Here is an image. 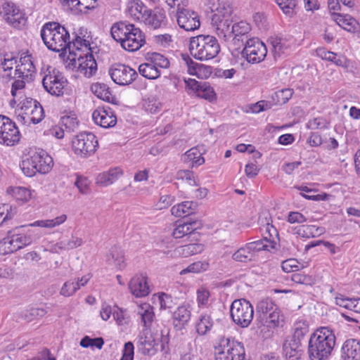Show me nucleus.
<instances>
[{
  "label": "nucleus",
  "mask_w": 360,
  "mask_h": 360,
  "mask_svg": "<svg viewBox=\"0 0 360 360\" xmlns=\"http://www.w3.org/2000/svg\"><path fill=\"white\" fill-rule=\"evenodd\" d=\"M154 340L148 338L144 335H139L138 347L141 352L144 355H152L155 353Z\"/></svg>",
  "instance_id": "nucleus-34"
},
{
  "label": "nucleus",
  "mask_w": 360,
  "mask_h": 360,
  "mask_svg": "<svg viewBox=\"0 0 360 360\" xmlns=\"http://www.w3.org/2000/svg\"><path fill=\"white\" fill-rule=\"evenodd\" d=\"M109 75L112 81L120 86L129 85L138 77L134 69L121 63L112 65L109 69Z\"/></svg>",
  "instance_id": "nucleus-12"
},
{
  "label": "nucleus",
  "mask_w": 360,
  "mask_h": 360,
  "mask_svg": "<svg viewBox=\"0 0 360 360\" xmlns=\"http://www.w3.org/2000/svg\"><path fill=\"white\" fill-rule=\"evenodd\" d=\"M129 288L132 295L137 297H145L150 292L147 278L143 275L133 277L129 283Z\"/></svg>",
  "instance_id": "nucleus-19"
},
{
  "label": "nucleus",
  "mask_w": 360,
  "mask_h": 360,
  "mask_svg": "<svg viewBox=\"0 0 360 360\" xmlns=\"http://www.w3.org/2000/svg\"><path fill=\"white\" fill-rule=\"evenodd\" d=\"M75 185L82 194H86L89 192V181L86 177L77 176Z\"/></svg>",
  "instance_id": "nucleus-57"
},
{
  "label": "nucleus",
  "mask_w": 360,
  "mask_h": 360,
  "mask_svg": "<svg viewBox=\"0 0 360 360\" xmlns=\"http://www.w3.org/2000/svg\"><path fill=\"white\" fill-rule=\"evenodd\" d=\"M94 122L103 128H110L115 125L117 117L109 106L98 107L92 113Z\"/></svg>",
  "instance_id": "nucleus-15"
},
{
  "label": "nucleus",
  "mask_w": 360,
  "mask_h": 360,
  "mask_svg": "<svg viewBox=\"0 0 360 360\" xmlns=\"http://www.w3.org/2000/svg\"><path fill=\"white\" fill-rule=\"evenodd\" d=\"M207 6L214 14L212 16V23L217 26L218 30L224 34L231 32V25L233 22V8L229 5L221 4L219 0H208ZM226 37V34H224Z\"/></svg>",
  "instance_id": "nucleus-6"
},
{
  "label": "nucleus",
  "mask_w": 360,
  "mask_h": 360,
  "mask_svg": "<svg viewBox=\"0 0 360 360\" xmlns=\"http://www.w3.org/2000/svg\"><path fill=\"white\" fill-rule=\"evenodd\" d=\"M46 314V309L43 308L32 307L27 310L24 314V317L27 320H32L38 317H43Z\"/></svg>",
  "instance_id": "nucleus-56"
},
{
  "label": "nucleus",
  "mask_w": 360,
  "mask_h": 360,
  "mask_svg": "<svg viewBox=\"0 0 360 360\" xmlns=\"http://www.w3.org/2000/svg\"><path fill=\"white\" fill-rule=\"evenodd\" d=\"M291 280L295 283L306 285H311L314 283V279L311 276L304 274L302 272L293 274L291 276Z\"/></svg>",
  "instance_id": "nucleus-50"
},
{
  "label": "nucleus",
  "mask_w": 360,
  "mask_h": 360,
  "mask_svg": "<svg viewBox=\"0 0 360 360\" xmlns=\"http://www.w3.org/2000/svg\"><path fill=\"white\" fill-rule=\"evenodd\" d=\"M271 45L273 47V54L275 59L276 58L280 57L285 52V49L287 48L284 46L281 42V39H275L271 41Z\"/></svg>",
  "instance_id": "nucleus-60"
},
{
  "label": "nucleus",
  "mask_w": 360,
  "mask_h": 360,
  "mask_svg": "<svg viewBox=\"0 0 360 360\" xmlns=\"http://www.w3.org/2000/svg\"><path fill=\"white\" fill-rule=\"evenodd\" d=\"M233 321L242 328L248 327L253 319L254 309L251 303L245 299L234 300L230 308Z\"/></svg>",
  "instance_id": "nucleus-8"
},
{
  "label": "nucleus",
  "mask_w": 360,
  "mask_h": 360,
  "mask_svg": "<svg viewBox=\"0 0 360 360\" xmlns=\"http://www.w3.org/2000/svg\"><path fill=\"white\" fill-rule=\"evenodd\" d=\"M134 345L131 342H127L124 344L122 356L120 360H133L134 359Z\"/></svg>",
  "instance_id": "nucleus-63"
},
{
  "label": "nucleus",
  "mask_w": 360,
  "mask_h": 360,
  "mask_svg": "<svg viewBox=\"0 0 360 360\" xmlns=\"http://www.w3.org/2000/svg\"><path fill=\"white\" fill-rule=\"evenodd\" d=\"M73 46L78 52H80L84 47L86 51L91 50V44L89 40L84 39L79 36H76L75 39L71 42Z\"/></svg>",
  "instance_id": "nucleus-54"
},
{
  "label": "nucleus",
  "mask_w": 360,
  "mask_h": 360,
  "mask_svg": "<svg viewBox=\"0 0 360 360\" xmlns=\"http://www.w3.org/2000/svg\"><path fill=\"white\" fill-rule=\"evenodd\" d=\"M209 264L207 262H197L190 264L186 269H183L180 274L183 275L188 272L199 273L207 269Z\"/></svg>",
  "instance_id": "nucleus-49"
},
{
  "label": "nucleus",
  "mask_w": 360,
  "mask_h": 360,
  "mask_svg": "<svg viewBox=\"0 0 360 360\" xmlns=\"http://www.w3.org/2000/svg\"><path fill=\"white\" fill-rule=\"evenodd\" d=\"M251 30L250 25L245 22L240 21L239 22H236L232 25L230 34H233V43L236 44L237 43L241 41L242 44H244V39H248V34Z\"/></svg>",
  "instance_id": "nucleus-24"
},
{
  "label": "nucleus",
  "mask_w": 360,
  "mask_h": 360,
  "mask_svg": "<svg viewBox=\"0 0 360 360\" xmlns=\"http://www.w3.org/2000/svg\"><path fill=\"white\" fill-rule=\"evenodd\" d=\"M138 314L141 318V322L143 326L146 328H149L152 325L155 316L153 308L148 304H143L139 308Z\"/></svg>",
  "instance_id": "nucleus-29"
},
{
  "label": "nucleus",
  "mask_w": 360,
  "mask_h": 360,
  "mask_svg": "<svg viewBox=\"0 0 360 360\" xmlns=\"http://www.w3.org/2000/svg\"><path fill=\"white\" fill-rule=\"evenodd\" d=\"M335 335L328 327H321L313 333L308 344L310 360L327 359L335 345Z\"/></svg>",
  "instance_id": "nucleus-2"
},
{
  "label": "nucleus",
  "mask_w": 360,
  "mask_h": 360,
  "mask_svg": "<svg viewBox=\"0 0 360 360\" xmlns=\"http://www.w3.org/2000/svg\"><path fill=\"white\" fill-rule=\"evenodd\" d=\"M276 307L277 306L271 299L266 298L258 302L256 306V312L257 314H259V318L264 320Z\"/></svg>",
  "instance_id": "nucleus-32"
},
{
  "label": "nucleus",
  "mask_w": 360,
  "mask_h": 360,
  "mask_svg": "<svg viewBox=\"0 0 360 360\" xmlns=\"http://www.w3.org/2000/svg\"><path fill=\"white\" fill-rule=\"evenodd\" d=\"M276 2L286 15L292 17L295 14L296 0H276Z\"/></svg>",
  "instance_id": "nucleus-41"
},
{
  "label": "nucleus",
  "mask_w": 360,
  "mask_h": 360,
  "mask_svg": "<svg viewBox=\"0 0 360 360\" xmlns=\"http://www.w3.org/2000/svg\"><path fill=\"white\" fill-rule=\"evenodd\" d=\"M176 16L178 25L186 31H194L200 26L199 15L193 10L182 7L176 10Z\"/></svg>",
  "instance_id": "nucleus-13"
},
{
  "label": "nucleus",
  "mask_w": 360,
  "mask_h": 360,
  "mask_svg": "<svg viewBox=\"0 0 360 360\" xmlns=\"http://www.w3.org/2000/svg\"><path fill=\"white\" fill-rule=\"evenodd\" d=\"M129 37L122 41V47L126 51L134 52L145 44V36L134 25H130Z\"/></svg>",
  "instance_id": "nucleus-16"
},
{
  "label": "nucleus",
  "mask_w": 360,
  "mask_h": 360,
  "mask_svg": "<svg viewBox=\"0 0 360 360\" xmlns=\"http://www.w3.org/2000/svg\"><path fill=\"white\" fill-rule=\"evenodd\" d=\"M23 14L21 11L14 4V8L11 11V15L6 18V21L13 27H19L24 20Z\"/></svg>",
  "instance_id": "nucleus-38"
},
{
  "label": "nucleus",
  "mask_w": 360,
  "mask_h": 360,
  "mask_svg": "<svg viewBox=\"0 0 360 360\" xmlns=\"http://www.w3.org/2000/svg\"><path fill=\"white\" fill-rule=\"evenodd\" d=\"M20 167L24 174L29 177L33 176L37 172L32 157L22 160Z\"/></svg>",
  "instance_id": "nucleus-46"
},
{
  "label": "nucleus",
  "mask_w": 360,
  "mask_h": 360,
  "mask_svg": "<svg viewBox=\"0 0 360 360\" xmlns=\"http://www.w3.org/2000/svg\"><path fill=\"white\" fill-rule=\"evenodd\" d=\"M30 121L33 124L39 123L44 117V111L41 105L39 103L35 105L27 115Z\"/></svg>",
  "instance_id": "nucleus-45"
},
{
  "label": "nucleus",
  "mask_w": 360,
  "mask_h": 360,
  "mask_svg": "<svg viewBox=\"0 0 360 360\" xmlns=\"http://www.w3.org/2000/svg\"><path fill=\"white\" fill-rule=\"evenodd\" d=\"M198 203L193 201H185L174 205L171 209L172 214L175 217H181L182 214L192 215L197 209Z\"/></svg>",
  "instance_id": "nucleus-27"
},
{
  "label": "nucleus",
  "mask_w": 360,
  "mask_h": 360,
  "mask_svg": "<svg viewBox=\"0 0 360 360\" xmlns=\"http://www.w3.org/2000/svg\"><path fill=\"white\" fill-rule=\"evenodd\" d=\"M61 122L69 131H74L75 128L78 125V122L75 115L62 117Z\"/></svg>",
  "instance_id": "nucleus-62"
},
{
  "label": "nucleus",
  "mask_w": 360,
  "mask_h": 360,
  "mask_svg": "<svg viewBox=\"0 0 360 360\" xmlns=\"http://www.w3.org/2000/svg\"><path fill=\"white\" fill-rule=\"evenodd\" d=\"M271 104L266 101H259L255 103L250 104L245 106L246 112L259 113L264 110L270 109Z\"/></svg>",
  "instance_id": "nucleus-44"
},
{
  "label": "nucleus",
  "mask_w": 360,
  "mask_h": 360,
  "mask_svg": "<svg viewBox=\"0 0 360 360\" xmlns=\"http://www.w3.org/2000/svg\"><path fill=\"white\" fill-rule=\"evenodd\" d=\"M20 139V133L16 124L8 117L0 115V143L12 146Z\"/></svg>",
  "instance_id": "nucleus-11"
},
{
  "label": "nucleus",
  "mask_w": 360,
  "mask_h": 360,
  "mask_svg": "<svg viewBox=\"0 0 360 360\" xmlns=\"http://www.w3.org/2000/svg\"><path fill=\"white\" fill-rule=\"evenodd\" d=\"M333 15L335 17V20L337 24L347 32L356 33L360 31L359 23L351 15L336 13H333Z\"/></svg>",
  "instance_id": "nucleus-23"
},
{
  "label": "nucleus",
  "mask_w": 360,
  "mask_h": 360,
  "mask_svg": "<svg viewBox=\"0 0 360 360\" xmlns=\"http://www.w3.org/2000/svg\"><path fill=\"white\" fill-rule=\"evenodd\" d=\"M44 77H48V80L49 82H48L49 86H54V84L58 85V83L65 79L62 73L56 69H53L51 74L50 73L49 75H45Z\"/></svg>",
  "instance_id": "nucleus-61"
},
{
  "label": "nucleus",
  "mask_w": 360,
  "mask_h": 360,
  "mask_svg": "<svg viewBox=\"0 0 360 360\" xmlns=\"http://www.w3.org/2000/svg\"><path fill=\"white\" fill-rule=\"evenodd\" d=\"M300 263L296 259H288L282 262L281 267L285 272H291L300 269Z\"/></svg>",
  "instance_id": "nucleus-58"
},
{
  "label": "nucleus",
  "mask_w": 360,
  "mask_h": 360,
  "mask_svg": "<svg viewBox=\"0 0 360 360\" xmlns=\"http://www.w3.org/2000/svg\"><path fill=\"white\" fill-rule=\"evenodd\" d=\"M41 37L46 46L51 51L66 53L67 49L70 50V34L64 26L56 22L45 23L41 30Z\"/></svg>",
  "instance_id": "nucleus-3"
},
{
  "label": "nucleus",
  "mask_w": 360,
  "mask_h": 360,
  "mask_svg": "<svg viewBox=\"0 0 360 360\" xmlns=\"http://www.w3.org/2000/svg\"><path fill=\"white\" fill-rule=\"evenodd\" d=\"M110 257L113 260L115 265L120 269L124 268V254L122 249H112V251L110 253Z\"/></svg>",
  "instance_id": "nucleus-48"
},
{
  "label": "nucleus",
  "mask_w": 360,
  "mask_h": 360,
  "mask_svg": "<svg viewBox=\"0 0 360 360\" xmlns=\"http://www.w3.org/2000/svg\"><path fill=\"white\" fill-rule=\"evenodd\" d=\"M256 249H238L232 255V258L237 262H248L255 260Z\"/></svg>",
  "instance_id": "nucleus-35"
},
{
  "label": "nucleus",
  "mask_w": 360,
  "mask_h": 360,
  "mask_svg": "<svg viewBox=\"0 0 360 360\" xmlns=\"http://www.w3.org/2000/svg\"><path fill=\"white\" fill-rule=\"evenodd\" d=\"M293 91L291 89H283L275 92L276 98V103L278 105H283L286 103L292 97Z\"/></svg>",
  "instance_id": "nucleus-47"
},
{
  "label": "nucleus",
  "mask_w": 360,
  "mask_h": 360,
  "mask_svg": "<svg viewBox=\"0 0 360 360\" xmlns=\"http://www.w3.org/2000/svg\"><path fill=\"white\" fill-rule=\"evenodd\" d=\"M122 174V170L118 167L110 169L108 172L99 174L96 178V183L103 186H108L115 182Z\"/></svg>",
  "instance_id": "nucleus-28"
},
{
  "label": "nucleus",
  "mask_w": 360,
  "mask_h": 360,
  "mask_svg": "<svg viewBox=\"0 0 360 360\" xmlns=\"http://www.w3.org/2000/svg\"><path fill=\"white\" fill-rule=\"evenodd\" d=\"M37 104L39 102L32 98H26L22 103L21 110L24 111L25 115H29L30 110Z\"/></svg>",
  "instance_id": "nucleus-64"
},
{
  "label": "nucleus",
  "mask_w": 360,
  "mask_h": 360,
  "mask_svg": "<svg viewBox=\"0 0 360 360\" xmlns=\"http://www.w3.org/2000/svg\"><path fill=\"white\" fill-rule=\"evenodd\" d=\"M177 179L186 181L190 186H198L195 179L194 173L190 170H181L177 173Z\"/></svg>",
  "instance_id": "nucleus-51"
},
{
  "label": "nucleus",
  "mask_w": 360,
  "mask_h": 360,
  "mask_svg": "<svg viewBox=\"0 0 360 360\" xmlns=\"http://www.w3.org/2000/svg\"><path fill=\"white\" fill-rule=\"evenodd\" d=\"M214 321L210 315L202 314L196 323V331L200 335H205L211 330Z\"/></svg>",
  "instance_id": "nucleus-33"
},
{
  "label": "nucleus",
  "mask_w": 360,
  "mask_h": 360,
  "mask_svg": "<svg viewBox=\"0 0 360 360\" xmlns=\"http://www.w3.org/2000/svg\"><path fill=\"white\" fill-rule=\"evenodd\" d=\"M148 57L147 58V60H150L156 68H168L169 67V60L163 55L153 52L150 54L148 53Z\"/></svg>",
  "instance_id": "nucleus-40"
},
{
  "label": "nucleus",
  "mask_w": 360,
  "mask_h": 360,
  "mask_svg": "<svg viewBox=\"0 0 360 360\" xmlns=\"http://www.w3.org/2000/svg\"><path fill=\"white\" fill-rule=\"evenodd\" d=\"M130 25H133V24L122 21L114 23L110 29V34L113 39L119 42L122 36L124 35V34L129 33Z\"/></svg>",
  "instance_id": "nucleus-31"
},
{
  "label": "nucleus",
  "mask_w": 360,
  "mask_h": 360,
  "mask_svg": "<svg viewBox=\"0 0 360 360\" xmlns=\"http://www.w3.org/2000/svg\"><path fill=\"white\" fill-rule=\"evenodd\" d=\"M68 58L70 60L69 65H71L73 68H77L79 72L87 77L94 75L97 70V63L92 53V50L91 51H88L84 54L70 51Z\"/></svg>",
  "instance_id": "nucleus-7"
},
{
  "label": "nucleus",
  "mask_w": 360,
  "mask_h": 360,
  "mask_svg": "<svg viewBox=\"0 0 360 360\" xmlns=\"http://www.w3.org/2000/svg\"><path fill=\"white\" fill-rule=\"evenodd\" d=\"M189 51L194 58L208 60L219 54L220 46L215 37L200 34L190 39Z\"/></svg>",
  "instance_id": "nucleus-4"
},
{
  "label": "nucleus",
  "mask_w": 360,
  "mask_h": 360,
  "mask_svg": "<svg viewBox=\"0 0 360 360\" xmlns=\"http://www.w3.org/2000/svg\"><path fill=\"white\" fill-rule=\"evenodd\" d=\"M316 53L322 59L331 61L338 66L343 65V60L340 58H337V55L333 52L327 51L324 48H321L318 49L316 50Z\"/></svg>",
  "instance_id": "nucleus-43"
},
{
  "label": "nucleus",
  "mask_w": 360,
  "mask_h": 360,
  "mask_svg": "<svg viewBox=\"0 0 360 360\" xmlns=\"http://www.w3.org/2000/svg\"><path fill=\"white\" fill-rule=\"evenodd\" d=\"M345 360H360V342L356 339L347 340L341 349Z\"/></svg>",
  "instance_id": "nucleus-20"
},
{
  "label": "nucleus",
  "mask_w": 360,
  "mask_h": 360,
  "mask_svg": "<svg viewBox=\"0 0 360 360\" xmlns=\"http://www.w3.org/2000/svg\"><path fill=\"white\" fill-rule=\"evenodd\" d=\"M67 83V79L62 81L58 84H54V86L48 85V77H44L42 79V85L44 89L50 94L56 96H60L63 95L64 84Z\"/></svg>",
  "instance_id": "nucleus-37"
},
{
  "label": "nucleus",
  "mask_w": 360,
  "mask_h": 360,
  "mask_svg": "<svg viewBox=\"0 0 360 360\" xmlns=\"http://www.w3.org/2000/svg\"><path fill=\"white\" fill-rule=\"evenodd\" d=\"M301 347V342L289 338L285 340L283 345V351L286 360H300L303 352Z\"/></svg>",
  "instance_id": "nucleus-21"
},
{
  "label": "nucleus",
  "mask_w": 360,
  "mask_h": 360,
  "mask_svg": "<svg viewBox=\"0 0 360 360\" xmlns=\"http://www.w3.org/2000/svg\"><path fill=\"white\" fill-rule=\"evenodd\" d=\"M328 122L322 117H316L311 120L307 124V127L311 129H326L328 127Z\"/></svg>",
  "instance_id": "nucleus-59"
},
{
  "label": "nucleus",
  "mask_w": 360,
  "mask_h": 360,
  "mask_svg": "<svg viewBox=\"0 0 360 360\" xmlns=\"http://www.w3.org/2000/svg\"><path fill=\"white\" fill-rule=\"evenodd\" d=\"M269 327H279L283 323V315L281 314L280 309L277 307L268 316L264 319Z\"/></svg>",
  "instance_id": "nucleus-36"
},
{
  "label": "nucleus",
  "mask_w": 360,
  "mask_h": 360,
  "mask_svg": "<svg viewBox=\"0 0 360 360\" xmlns=\"http://www.w3.org/2000/svg\"><path fill=\"white\" fill-rule=\"evenodd\" d=\"M143 20L146 25L153 29L165 27L167 25L166 12L159 7L150 10Z\"/></svg>",
  "instance_id": "nucleus-18"
},
{
  "label": "nucleus",
  "mask_w": 360,
  "mask_h": 360,
  "mask_svg": "<svg viewBox=\"0 0 360 360\" xmlns=\"http://www.w3.org/2000/svg\"><path fill=\"white\" fill-rule=\"evenodd\" d=\"M244 48L241 55L248 63H258L266 56L267 49L265 44L258 38H250L243 44Z\"/></svg>",
  "instance_id": "nucleus-10"
},
{
  "label": "nucleus",
  "mask_w": 360,
  "mask_h": 360,
  "mask_svg": "<svg viewBox=\"0 0 360 360\" xmlns=\"http://www.w3.org/2000/svg\"><path fill=\"white\" fill-rule=\"evenodd\" d=\"M186 87L188 91L195 93L197 96L212 101L216 98L213 88L208 82H198L195 79H185Z\"/></svg>",
  "instance_id": "nucleus-14"
},
{
  "label": "nucleus",
  "mask_w": 360,
  "mask_h": 360,
  "mask_svg": "<svg viewBox=\"0 0 360 360\" xmlns=\"http://www.w3.org/2000/svg\"><path fill=\"white\" fill-rule=\"evenodd\" d=\"M191 308L189 304L179 306L173 314L174 324L175 327L181 328L186 324L191 319Z\"/></svg>",
  "instance_id": "nucleus-25"
},
{
  "label": "nucleus",
  "mask_w": 360,
  "mask_h": 360,
  "mask_svg": "<svg viewBox=\"0 0 360 360\" xmlns=\"http://www.w3.org/2000/svg\"><path fill=\"white\" fill-rule=\"evenodd\" d=\"M139 73L148 79H156L160 75V70L153 64L150 60L148 63H142L139 67Z\"/></svg>",
  "instance_id": "nucleus-30"
},
{
  "label": "nucleus",
  "mask_w": 360,
  "mask_h": 360,
  "mask_svg": "<svg viewBox=\"0 0 360 360\" xmlns=\"http://www.w3.org/2000/svg\"><path fill=\"white\" fill-rule=\"evenodd\" d=\"M266 233L268 236H264V239L269 242L270 248H276V245L279 242V235L277 229L272 224L267 223L266 225Z\"/></svg>",
  "instance_id": "nucleus-39"
},
{
  "label": "nucleus",
  "mask_w": 360,
  "mask_h": 360,
  "mask_svg": "<svg viewBox=\"0 0 360 360\" xmlns=\"http://www.w3.org/2000/svg\"><path fill=\"white\" fill-rule=\"evenodd\" d=\"M215 360H244L245 349L241 342L225 336L219 337L214 346Z\"/></svg>",
  "instance_id": "nucleus-5"
},
{
  "label": "nucleus",
  "mask_w": 360,
  "mask_h": 360,
  "mask_svg": "<svg viewBox=\"0 0 360 360\" xmlns=\"http://www.w3.org/2000/svg\"><path fill=\"white\" fill-rule=\"evenodd\" d=\"M67 219L65 214H62L51 220L37 221L28 225H22L15 227L13 230L9 231L6 237L0 241V247L8 244L14 248H24L30 245L35 240L36 237L34 231L29 227L41 226L52 228L63 223Z\"/></svg>",
  "instance_id": "nucleus-1"
},
{
  "label": "nucleus",
  "mask_w": 360,
  "mask_h": 360,
  "mask_svg": "<svg viewBox=\"0 0 360 360\" xmlns=\"http://www.w3.org/2000/svg\"><path fill=\"white\" fill-rule=\"evenodd\" d=\"M78 290V285H75V281H66L60 289V295L64 297H70L73 295Z\"/></svg>",
  "instance_id": "nucleus-52"
},
{
  "label": "nucleus",
  "mask_w": 360,
  "mask_h": 360,
  "mask_svg": "<svg viewBox=\"0 0 360 360\" xmlns=\"http://www.w3.org/2000/svg\"><path fill=\"white\" fill-rule=\"evenodd\" d=\"M31 157L37 172L40 174H47L51 170L53 162L52 158L48 154L45 153L42 154L35 153Z\"/></svg>",
  "instance_id": "nucleus-22"
},
{
  "label": "nucleus",
  "mask_w": 360,
  "mask_h": 360,
  "mask_svg": "<svg viewBox=\"0 0 360 360\" xmlns=\"http://www.w3.org/2000/svg\"><path fill=\"white\" fill-rule=\"evenodd\" d=\"M181 58L186 65L190 75H196L198 78L202 79L207 78L211 75L212 72L211 66L193 61L187 53H182Z\"/></svg>",
  "instance_id": "nucleus-17"
},
{
  "label": "nucleus",
  "mask_w": 360,
  "mask_h": 360,
  "mask_svg": "<svg viewBox=\"0 0 360 360\" xmlns=\"http://www.w3.org/2000/svg\"><path fill=\"white\" fill-rule=\"evenodd\" d=\"M98 146L96 136L91 132H82L76 135L72 141L74 153L82 157L87 158L93 155Z\"/></svg>",
  "instance_id": "nucleus-9"
},
{
  "label": "nucleus",
  "mask_w": 360,
  "mask_h": 360,
  "mask_svg": "<svg viewBox=\"0 0 360 360\" xmlns=\"http://www.w3.org/2000/svg\"><path fill=\"white\" fill-rule=\"evenodd\" d=\"M92 92L100 99L108 103H115L116 98L112 96L109 86L104 83L94 84L91 86Z\"/></svg>",
  "instance_id": "nucleus-26"
},
{
  "label": "nucleus",
  "mask_w": 360,
  "mask_h": 360,
  "mask_svg": "<svg viewBox=\"0 0 360 360\" xmlns=\"http://www.w3.org/2000/svg\"><path fill=\"white\" fill-rule=\"evenodd\" d=\"M17 214L16 207H13L9 204L0 205V225L6 220L11 219Z\"/></svg>",
  "instance_id": "nucleus-42"
},
{
  "label": "nucleus",
  "mask_w": 360,
  "mask_h": 360,
  "mask_svg": "<svg viewBox=\"0 0 360 360\" xmlns=\"http://www.w3.org/2000/svg\"><path fill=\"white\" fill-rule=\"evenodd\" d=\"M130 10L131 12L134 11L139 13L143 20L150 9H148L141 0H134L131 2Z\"/></svg>",
  "instance_id": "nucleus-53"
},
{
  "label": "nucleus",
  "mask_w": 360,
  "mask_h": 360,
  "mask_svg": "<svg viewBox=\"0 0 360 360\" xmlns=\"http://www.w3.org/2000/svg\"><path fill=\"white\" fill-rule=\"evenodd\" d=\"M187 225L189 226V229L191 230L190 232H188L189 233V238H192L191 239V242L193 240H198V237L199 236V233L197 232L196 231L198 229H200L202 228V223L201 221L200 220H195V221H192V222H186Z\"/></svg>",
  "instance_id": "nucleus-55"
}]
</instances>
